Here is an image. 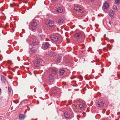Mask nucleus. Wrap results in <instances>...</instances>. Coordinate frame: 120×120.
I'll return each mask as SVG.
<instances>
[{"mask_svg": "<svg viewBox=\"0 0 120 120\" xmlns=\"http://www.w3.org/2000/svg\"><path fill=\"white\" fill-rule=\"evenodd\" d=\"M109 24L110 25H111V22L110 21H109Z\"/></svg>", "mask_w": 120, "mask_h": 120, "instance_id": "27", "label": "nucleus"}, {"mask_svg": "<svg viewBox=\"0 0 120 120\" xmlns=\"http://www.w3.org/2000/svg\"><path fill=\"white\" fill-rule=\"evenodd\" d=\"M41 61V58L38 57L37 59L34 61V66L36 67H39L40 64V63Z\"/></svg>", "mask_w": 120, "mask_h": 120, "instance_id": "1", "label": "nucleus"}, {"mask_svg": "<svg viewBox=\"0 0 120 120\" xmlns=\"http://www.w3.org/2000/svg\"><path fill=\"white\" fill-rule=\"evenodd\" d=\"M1 79L2 82L5 84H6L7 83V81L5 78L3 76H1Z\"/></svg>", "mask_w": 120, "mask_h": 120, "instance_id": "7", "label": "nucleus"}, {"mask_svg": "<svg viewBox=\"0 0 120 120\" xmlns=\"http://www.w3.org/2000/svg\"><path fill=\"white\" fill-rule=\"evenodd\" d=\"M104 103L102 102H98L97 104V106L98 107H101L104 105Z\"/></svg>", "mask_w": 120, "mask_h": 120, "instance_id": "12", "label": "nucleus"}, {"mask_svg": "<svg viewBox=\"0 0 120 120\" xmlns=\"http://www.w3.org/2000/svg\"><path fill=\"white\" fill-rule=\"evenodd\" d=\"M51 38L52 40L55 41H57L58 40L57 37L54 35H52L51 36Z\"/></svg>", "mask_w": 120, "mask_h": 120, "instance_id": "5", "label": "nucleus"}, {"mask_svg": "<svg viewBox=\"0 0 120 120\" xmlns=\"http://www.w3.org/2000/svg\"><path fill=\"white\" fill-rule=\"evenodd\" d=\"M11 89L9 87H8V91L9 93L11 92Z\"/></svg>", "mask_w": 120, "mask_h": 120, "instance_id": "25", "label": "nucleus"}, {"mask_svg": "<svg viewBox=\"0 0 120 120\" xmlns=\"http://www.w3.org/2000/svg\"><path fill=\"white\" fill-rule=\"evenodd\" d=\"M74 9L75 10L79 11L81 13H82L83 12L81 8L80 7L78 6H76L74 8Z\"/></svg>", "mask_w": 120, "mask_h": 120, "instance_id": "8", "label": "nucleus"}, {"mask_svg": "<svg viewBox=\"0 0 120 120\" xmlns=\"http://www.w3.org/2000/svg\"><path fill=\"white\" fill-rule=\"evenodd\" d=\"M64 72L65 70L64 69L60 70L59 72V73L60 75H63Z\"/></svg>", "mask_w": 120, "mask_h": 120, "instance_id": "17", "label": "nucleus"}, {"mask_svg": "<svg viewBox=\"0 0 120 120\" xmlns=\"http://www.w3.org/2000/svg\"><path fill=\"white\" fill-rule=\"evenodd\" d=\"M79 106L80 108L84 109L86 105L84 104H80Z\"/></svg>", "mask_w": 120, "mask_h": 120, "instance_id": "16", "label": "nucleus"}, {"mask_svg": "<svg viewBox=\"0 0 120 120\" xmlns=\"http://www.w3.org/2000/svg\"><path fill=\"white\" fill-rule=\"evenodd\" d=\"M63 10L62 8H58L57 10V11L59 13H61L63 11Z\"/></svg>", "mask_w": 120, "mask_h": 120, "instance_id": "18", "label": "nucleus"}, {"mask_svg": "<svg viewBox=\"0 0 120 120\" xmlns=\"http://www.w3.org/2000/svg\"><path fill=\"white\" fill-rule=\"evenodd\" d=\"M46 25L50 26H53L54 24V23L53 21L49 20H47L46 22Z\"/></svg>", "mask_w": 120, "mask_h": 120, "instance_id": "3", "label": "nucleus"}, {"mask_svg": "<svg viewBox=\"0 0 120 120\" xmlns=\"http://www.w3.org/2000/svg\"><path fill=\"white\" fill-rule=\"evenodd\" d=\"M1 90L0 88V92H1Z\"/></svg>", "mask_w": 120, "mask_h": 120, "instance_id": "30", "label": "nucleus"}, {"mask_svg": "<svg viewBox=\"0 0 120 120\" xmlns=\"http://www.w3.org/2000/svg\"><path fill=\"white\" fill-rule=\"evenodd\" d=\"M26 116L24 114H21L19 116V119L20 120H23Z\"/></svg>", "mask_w": 120, "mask_h": 120, "instance_id": "10", "label": "nucleus"}, {"mask_svg": "<svg viewBox=\"0 0 120 120\" xmlns=\"http://www.w3.org/2000/svg\"><path fill=\"white\" fill-rule=\"evenodd\" d=\"M81 36V34L79 33H77L75 35V36L76 38H79Z\"/></svg>", "mask_w": 120, "mask_h": 120, "instance_id": "14", "label": "nucleus"}, {"mask_svg": "<svg viewBox=\"0 0 120 120\" xmlns=\"http://www.w3.org/2000/svg\"><path fill=\"white\" fill-rule=\"evenodd\" d=\"M94 0H91V2H93L94 1Z\"/></svg>", "mask_w": 120, "mask_h": 120, "instance_id": "28", "label": "nucleus"}, {"mask_svg": "<svg viewBox=\"0 0 120 120\" xmlns=\"http://www.w3.org/2000/svg\"><path fill=\"white\" fill-rule=\"evenodd\" d=\"M50 56H56V55L55 53L52 52L51 53V55Z\"/></svg>", "mask_w": 120, "mask_h": 120, "instance_id": "24", "label": "nucleus"}, {"mask_svg": "<svg viewBox=\"0 0 120 120\" xmlns=\"http://www.w3.org/2000/svg\"><path fill=\"white\" fill-rule=\"evenodd\" d=\"M31 27L32 30L36 29L37 28V23L35 21H33L31 23Z\"/></svg>", "mask_w": 120, "mask_h": 120, "instance_id": "2", "label": "nucleus"}, {"mask_svg": "<svg viewBox=\"0 0 120 120\" xmlns=\"http://www.w3.org/2000/svg\"><path fill=\"white\" fill-rule=\"evenodd\" d=\"M52 73L54 74H56L57 72L56 70H52Z\"/></svg>", "mask_w": 120, "mask_h": 120, "instance_id": "22", "label": "nucleus"}, {"mask_svg": "<svg viewBox=\"0 0 120 120\" xmlns=\"http://www.w3.org/2000/svg\"><path fill=\"white\" fill-rule=\"evenodd\" d=\"M61 58V56H59L57 59V63H60V60Z\"/></svg>", "mask_w": 120, "mask_h": 120, "instance_id": "19", "label": "nucleus"}, {"mask_svg": "<svg viewBox=\"0 0 120 120\" xmlns=\"http://www.w3.org/2000/svg\"><path fill=\"white\" fill-rule=\"evenodd\" d=\"M10 6L11 7H13V6L11 4H10Z\"/></svg>", "mask_w": 120, "mask_h": 120, "instance_id": "29", "label": "nucleus"}, {"mask_svg": "<svg viewBox=\"0 0 120 120\" xmlns=\"http://www.w3.org/2000/svg\"><path fill=\"white\" fill-rule=\"evenodd\" d=\"M49 80L50 82H52L54 81V78L51 74H50L49 75Z\"/></svg>", "mask_w": 120, "mask_h": 120, "instance_id": "9", "label": "nucleus"}, {"mask_svg": "<svg viewBox=\"0 0 120 120\" xmlns=\"http://www.w3.org/2000/svg\"><path fill=\"white\" fill-rule=\"evenodd\" d=\"M64 116L66 118H68L70 116V115L69 113L66 112L64 113Z\"/></svg>", "mask_w": 120, "mask_h": 120, "instance_id": "15", "label": "nucleus"}, {"mask_svg": "<svg viewBox=\"0 0 120 120\" xmlns=\"http://www.w3.org/2000/svg\"><path fill=\"white\" fill-rule=\"evenodd\" d=\"M31 51L33 52H35L37 51L35 49H33L31 50Z\"/></svg>", "mask_w": 120, "mask_h": 120, "instance_id": "26", "label": "nucleus"}, {"mask_svg": "<svg viewBox=\"0 0 120 120\" xmlns=\"http://www.w3.org/2000/svg\"><path fill=\"white\" fill-rule=\"evenodd\" d=\"M109 14L110 16H111V18L113 19L114 15L113 11L112 10H110L109 12Z\"/></svg>", "mask_w": 120, "mask_h": 120, "instance_id": "11", "label": "nucleus"}, {"mask_svg": "<svg viewBox=\"0 0 120 120\" xmlns=\"http://www.w3.org/2000/svg\"><path fill=\"white\" fill-rule=\"evenodd\" d=\"M109 4L107 3H104L102 7L103 9H107L109 7Z\"/></svg>", "mask_w": 120, "mask_h": 120, "instance_id": "6", "label": "nucleus"}, {"mask_svg": "<svg viewBox=\"0 0 120 120\" xmlns=\"http://www.w3.org/2000/svg\"><path fill=\"white\" fill-rule=\"evenodd\" d=\"M114 3L115 4H120V0H115Z\"/></svg>", "mask_w": 120, "mask_h": 120, "instance_id": "20", "label": "nucleus"}, {"mask_svg": "<svg viewBox=\"0 0 120 120\" xmlns=\"http://www.w3.org/2000/svg\"><path fill=\"white\" fill-rule=\"evenodd\" d=\"M49 45L50 44L48 42H46L44 43L42 46L43 49H47L49 47Z\"/></svg>", "mask_w": 120, "mask_h": 120, "instance_id": "4", "label": "nucleus"}, {"mask_svg": "<svg viewBox=\"0 0 120 120\" xmlns=\"http://www.w3.org/2000/svg\"><path fill=\"white\" fill-rule=\"evenodd\" d=\"M64 21L62 19H59L58 21V23L59 25L62 24L64 22Z\"/></svg>", "mask_w": 120, "mask_h": 120, "instance_id": "13", "label": "nucleus"}, {"mask_svg": "<svg viewBox=\"0 0 120 120\" xmlns=\"http://www.w3.org/2000/svg\"><path fill=\"white\" fill-rule=\"evenodd\" d=\"M36 44V42L35 41H34L30 45L31 46H32L35 45Z\"/></svg>", "mask_w": 120, "mask_h": 120, "instance_id": "21", "label": "nucleus"}, {"mask_svg": "<svg viewBox=\"0 0 120 120\" xmlns=\"http://www.w3.org/2000/svg\"><path fill=\"white\" fill-rule=\"evenodd\" d=\"M113 9L117 11L118 10L116 6L114 5L113 6Z\"/></svg>", "mask_w": 120, "mask_h": 120, "instance_id": "23", "label": "nucleus"}]
</instances>
